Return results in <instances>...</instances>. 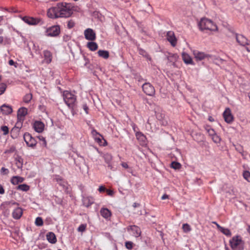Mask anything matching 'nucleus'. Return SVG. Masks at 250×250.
Returning a JSON list of instances; mask_svg holds the SVG:
<instances>
[{"instance_id":"obj_1","label":"nucleus","mask_w":250,"mask_h":250,"mask_svg":"<svg viewBox=\"0 0 250 250\" xmlns=\"http://www.w3.org/2000/svg\"><path fill=\"white\" fill-rule=\"evenodd\" d=\"M63 99L68 107L70 109L73 115L74 114L75 108L77 106V97L70 91H64L62 93Z\"/></svg>"},{"instance_id":"obj_2","label":"nucleus","mask_w":250,"mask_h":250,"mask_svg":"<svg viewBox=\"0 0 250 250\" xmlns=\"http://www.w3.org/2000/svg\"><path fill=\"white\" fill-rule=\"evenodd\" d=\"M199 29L203 31L208 30L209 31H217V25L210 20L204 18L201 19L198 23Z\"/></svg>"},{"instance_id":"obj_3","label":"nucleus","mask_w":250,"mask_h":250,"mask_svg":"<svg viewBox=\"0 0 250 250\" xmlns=\"http://www.w3.org/2000/svg\"><path fill=\"white\" fill-rule=\"evenodd\" d=\"M61 18H68L72 14L73 12L70 4L66 2L58 3Z\"/></svg>"},{"instance_id":"obj_4","label":"nucleus","mask_w":250,"mask_h":250,"mask_svg":"<svg viewBox=\"0 0 250 250\" xmlns=\"http://www.w3.org/2000/svg\"><path fill=\"white\" fill-rule=\"evenodd\" d=\"M230 245L232 250H243L244 242L239 236L233 237L230 241Z\"/></svg>"},{"instance_id":"obj_5","label":"nucleus","mask_w":250,"mask_h":250,"mask_svg":"<svg viewBox=\"0 0 250 250\" xmlns=\"http://www.w3.org/2000/svg\"><path fill=\"white\" fill-rule=\"evenodd\" d=\"M235 38L240 45L245 47L247 51L250 52V41L242 34H236Z\"/></svg>"},{"instance_id":"obj_6","label":"nucleus","mask_w":250,"mask_h":250,"mask_svg":"<svg viewBox=\"0 0 250 250\" xmlns=\"http://www.w3.org/2000/svg\"><path fill=\"white\" fill-rule=\"evenodd\" d=\"M23 139L28 147L34 148L36 146L37 141L29 133H25L23 135Z\"/></svg>"},{"instance_id":"obj_7","label":"nucleus","mask_w":250,"mask_h":250,"mask_svg":"<svg viewBox=\"0 0 250 250\" xmlns=\"http://www.w3.org/2000/svg\"><path fill=\"white\" fill-rule=\"evenodd\" d=\"M58 3L56 6L51 7L47 10V16L51 19H57L61 18Z\"/></svg>"},{"instance_id":"obj_8","label":"nucleus","mask_w":250,"mask_h":250,"mask_svg":"<svg viewBox=\"0 0 250 250\" xmlns=\"http://www.w3.org/2000/svg\"><path fill=\"white\" fill-rule=\"evenodd\" d=\"M91 134L95 141L101 146H104L107 144L106 141L104 139L103 137L98 133L96 130L93 129L91 131Z\"/></svg>"},{"instance_id":"obj_9","label":"nucleus","mask_w":250,"mask_h":250,"mask_svg":"<svg viewBox=\"0 0 250 250\" xmlns=\"http://www.w3.org/2000/svg\"><path fill=\"white\" fill-rule=\"evenodd\" d=\"M46 35L50 37H56L60 33L59 25H54L48 28L46 31Z\"/></svg>"},{"instance_id":"obj_10","label":"nucleus","mask_w":250,"mask_h":250,"mask_svg":"<svg viewBox=\"0 0 250 250\" xmlns=\"http://www.w3.org/2000/svg\"><path fill=\"white\" fill-rule=\"evenodd\" d=\"M143 91L148 96H153L155 90L153 86L149 83H146L142 85Z\"/></svg>"},{"instance_id":"obj_11","label":"nucleus","mask_w":250,"mask_h":250,"mask_svg":"<svg viewBox=\"0 0 250 250\" xmlns=\"http://www.w3.org/2000/svg\"><path fill=\"white\" fill-rule=\"evenodd\" d=\"M84 36L86 40L93 41L96 40L95 32L91 28H88L84 31Z\"/></svg>"},{"instance_id":"obj_12","label":"nucleus","mask_w":250,"mask_h":250,"mask_svg":"<svg viewBox=\"0 0 250 250\" xmlns=\"http://www.w3.org/2000/svg\"><path fill=\"white\" fill-rule=\"evenodd\" d=\"M127 230L128 232H131V234L135 237H138L141 235V229L137 226H129L127 227Z\"/></svg>"},{"instance_id":"obj_13","label":"nucleus","mask_w":250,"mask_h":250,"mask_svg":"<svg viewBox=\"0 0 250 250\" xmlns=\"http://www.w3.org/2000/svg\"><path fill=\"white\" fill-rule=\"evenodd\" d=\"M167 39L170 43L171 46L174 47L176 45L177 40L173 31H169L167 32Z\"/></svg>"},{"instance_id":"obj_14","label":"nucleus","mask_w":250,"mask_h":250,"mask_svg":"<svg viewBox=\"0 0 250 250\" xmlns=\"http://www.w3.org/2000/svg\"><path fill=\"white\" fill-rule=\"evenodd\" d=\"M223 117L225 121L227 123L230 124L233 121L234 118L229 108L225 109L223 113Z\"/></svg>"},{"instance_id":"obj_15","label":"nucleus","mask_w":250,"mask_h":250,"mask_svg":"<svg viewBox=\"0 0 250 250\" xmlns=\"http://www.w3.org/2000/svg\"><path fill=\"white\" fill-rule=\"evenodd\" d=\"M22 20L29 25H37L40 21V19L26 16L22 17Z\"/></svg>"},{"instance_id":"obj_16","label":"nucleus","mask_w":250,"mask_h":250,"mask_svg":"<svg viewBox=\"0 0 250 250\" xmlns=\"http://www.w3.org/2000/svg\"><path fill=\"white\" fill-rule=\"evenodd\" d=\"M0 109L2 113L4 115H9L13 112L12 106L6 104H2Z\"/></svg>"},{"instance_id":"obj_17","label":"nucleus","mask_w":250,"mask_h":250,"mask_svg":"<svg viewBox=\"0 0 250 250\" xmlns=\"http://www.w3.org/2000/svg\"><path fill=\"white\" fill-rule=\"evenodd\" d=\"M34 130L38 133L43 131L44 127V124L41 121H35L33 125Z\"/></svg>"},{"instance_id":"obj_18","label":"nucleus","mask_w":250,"mask_h":250,"mask_svg":"<svg viewBox=\"0 0 250 250\" xmlns=\"http://www.w3.org/2000/svg\"><path fill=\"white\" fill-rule=\"evenodd\" d=\"M82 201L83 205L88 208L93 204L94 200L91 196H86L83 197Z\"/></svg>"},{"instance_id":"obj_19","label":"nucleus","mask_w":250,"mask_h":250,"mask_svg":"<svg viewBox=\"0 0 250 250\" xmlns=\"http://www.w3.org/2000/svg\"><path fill=\"white\" fill-rule=\"evenodd\" d=\"M22 213V208L20 207H17L13 211L12 216L15 219H19L21 217Z\"/></svg>"},{"instance_id":"obj_20","label":"nucleus","mask_w":250,"mask_h":250,"mask_svg":"<svg viewBox=\"0 0 250 250\" xmlns=\"http://www.w3.org/2000/svg\"><path fill=\"white\" fill-rule=\"evenodd\" d=\"M137 139L140 142L142 145L146 144V136L141 132H136Z\"/></svg>"},{"instance_id":"obj_21","label":"nucleus","mask_w":250,"mask_h":250,"mask_svg":"<svg viewBox=\"0 0 250 250\" xmlns=\"http://www.w3.org/2000/svg\"><path fill=\"white\" fill-rule=\"evenodd\" d=\"M43 56L44 62L47 64L50 63L52 61V55L50 51L45 50L43 51Z\"/></svg>"},{"instance_id":"obj_22","label":"nucleus","mask_w":250,"mask_h":250,"mask_svg":"<svg viewBox=\"0 0 250 250\" xmlns=\"http://www.w3.org/2000/svg\"><path fill=\"white\" fill-rule=\"evenodd\" d=\"M193 55L196 60L201 61L205 59L207 57V55L203 52H199L198 51H194Z\"/></svg>"},{"instance_id":"obj_23","label":"nucleus","mask_w":250,"mask_h":250,"mask_svg":"<svg viewBox=\"0 0 250 250\" xmlns=\"http://www.w3.org/2000/svg\"><path fill=\"white\" fill-rule=\"evenodd\" d=\"M27 114V109L25 107H21L18 109L17 116L18 118L22 119Z\"/></svg>"},{"instance_id":"obj_24","label":"nucleus","mask_w":250,"mask_h":250,"mask_svg":"<svg viewBox=\"0 0 250 250\" xmlns=\"http://www.w3.org/2000/svg\"><path fill=\"white\" fill-rule=\"evenodd\" d=\"M47 240L51 244H55L57 242V238L55 234L49 232L46 234Z\"/></svg>"},{"instance_id":"obj_25","label":"nucleus","mask_w":250,"mask_h":250,"mask_svg":"<svg viewBox=\"0 0 250 250\" xmlns=\"http://www.w3.org/2000/svg\"><path fill=\"white\" fill-rule=\"evenodd\" d=\"M182 59L183 61L187 64H193V61L191 57L187 53L183 52L182 53Z\"/></svg>"},{"instance_id":"obj_26","label":"nucleus","mask_w":250,"mask_h":250,"mask_svg":"<svg viewBox=\"0 0 250 250\" xmlns=\"http://www.w3.org/2000/svg\"><path fill=\"white\" fill-rule=\"evenodd\" d=\"M23 181V178L18 176H13L11 179V183L14 185H16L19 183H22Z\"/></svg>"},{"instance_id":"obj_27","label":"nucleus","mask_w":250,"mask_h":250,"mask_svg":"<svg viewBox=\"0 0 250 250\" xmlns=\"http://www.w3.org/2000/svg\"><path fill=\"white\" fill-rule=\"evenodd\" d=\"M86 46L87 48L92 51L96 50L98 47L97 43L93 41L88 42Z\"/></svg>"},{"instance_id":"obj_28","label":"nucleus","mask_w":250,"mask_h":250,"mask_svg":"<svg viewBox=\"0 0 250 250\" xmlns=\"http://www.w3.org/2000/svg\"><path fill=\"white\" fill-rule=\"evenodd\" d=\"M15 165L19 169H21L23 166V159L19 156H17L15 158Z\"/></svg>"},{"instance_id":"obj_29","label":"nucleus","mask_w":250,"mask_h":250,"mask_svg":"<svg viewBox=\"0 0 250 250\" xmlns=\"http://www.w3.org/2000/svg\"><path fill=\"white\" fill-rule=\"evenodd\" d=\"M100 213L105 219H108L109 217V210L107 208H102L100 210Z\"/></svg>"},{"instance_id":"obj_30","label":"nucleus","mask_w":250,"mask_h":250,"mask_svg":"<svg viewBox=\"0 0 250 250\" xmlns=\"http://www.w3.org/2000/svg\"><path fill=\"white\" fill-rule=\"evenodd\" d=\"M99 56L104 58L107 59L109 57V52L107 51L100 50L97 52Z\"/></svg>"},{"instance_id":"obj_31","label":"nucleus","mask_w":250,"mask_h":250,"mask_svg":"<svg viewBox=\"0 0 250 250\" xmlns=\"http://www.w3.org/2000/svg\"><path fill=\"white\" fill-rule=\"evenodd\" d=\"M167 58L168 61L170 62H174L177 60L178 56L176 54H169Z\"/></svg>"},{"instance_id":"obj_32","label":"nucleus","mask_w":250,"mask_h":250,"mask_svg":"<svg viewBox=\"0 0 250 250\" xmlns=\"http://www.w3.org/2000/svg\"><path fill=\"white\" fill-rule=\"evenodd\" d=\"M30 187L26 184H21L18 186L17 189L23 191H27L29 190Z\"/></svg>"},{"instance_id":"obj_33","label":"nucleus","mask_w":250,"mask_h":250,"mask_svg":"<svg viewBox=\"0 0 250 250\" xmlns=\"http://www.w3.org/2000/svg\"><path fill=\"white\" fill-rule=\"evenodd\" d=\"M98 191L101 193L106 192L107 195H109V189L105 188L104 185H101L99 186Z\"/></svg>"},{"instance_id":"obj_34","label":"nucleus","mask_w":250,"mask_h":250,"mask_svg":"<svg viewBox=\"0 0 250 250\" xmlns=\"http://www.w3.org/2000/svg\"><path fill=\"white\" fill-rule=\"evenodd\" d=\"M217 226L220 229L222 233H223L225 235H226L227 236H230L231 235V232L229 229L224 228L223 227L219 226V225H217Z\"/></svg>"},{"instance_id":"obj_35","label":"nucleus","mask_w":250,"mask_h":250,"mask_svg":"<svg viewBox=\"0 0 250 250\" xmlns=\"http://www.w3.org/2000/svg\"><path fill=\"white\" fill-rule=\"evenodd\" d=\"M32 99V95L31 93L26 94L23 98V101L26 104L29 103Z\"/></svg>"},{"instance_id":"obj_36","label":"nucleus","mask_w":250,"mask_h":250,"mask_svg":"<svg viewBox=\"0 0 250 250\" xmlns=\"http://www.w3.org/2000/svg\"><path fill=\"white\" fill-rule=\"evenodd\" d=\"M182 229L185 232H188L191 230L190 226L187 223L184 224L182 226Z\"/></svg>"},{"instance_id":"obj_37","label":"nucleus","mask_w":250,"mask_h":250,"mask_svg":"<svg viewBox=\"0 0 250 250\" xmlns=\"http://www.w3.org/2000/svg\"><path fill=\"white\" fill-rule=\"evenodd\" d=\"M181 167V164L178 162H172L171 164V167L175 169H179Z\"/></svg>"},{"instance_id":"obj_38","label":"nucleus","mask_w":250,"mask_h":250,"mask_svg":"<svg viewBox=\"0 0 250 250\" xmlns=\"http://www.w3.org/2000/svg\"><path fill=\"white\" fill-rule=\"evenodd\" d=\"M35 225L37 226H42L43 225V220L41 217H38L35 220Z\"/></svg>"},{"instance_id":"obj_39","label":"nucleus","mask_w":250,"mask_h":250,"mask_svg":"<svg viewBox=\"0 0 250 250\" xmlns=\"http://www.w3.org/2000/svg\"><path fill=\"white\" fill-rule=\"evenodd\" d=\"M6 84L4 83H0V95H2L5 92L6 88Z\"/></svg>"},{"instance_id":"obj_40","label":"nucleus","mask_w":250,"mask_h":250,"mask_svg":"<svg viewBox=\"0 0 250 250\" xmlns=\"http://www.w3.org/2000/svg\"><path fill=\"white\" fill-rule=\"evenodd\" d=\"M9 170L8 168L4 167H2L0 170V173L2 175H7L9 174Z\"/></svg>"},{"instance_id":"obj_41","label":"nucleus","mask_w":250,"mask_h":250,"mask_svg":"<svg viewBox=\"0 0 250 250\" xmlns=\"http://www.w3.org/2000/svg\"><path fill=\"white\" fill-rule=\"evenodd\" d=\"M206 130L208 132V134L211 137L216 134L214 129H213L212 128H211L209 126H207L206 128Z\"/></svg>"},{"instance_id":"obj_42","label":"nucleus","mask_w":250,"mask_h":250,"mask_svg":"<svg viewBox=\"0 0 250 250\" xmlns=\"http://www.w3.org/2000/svg\"><path fill=\"white\" fill-rule=\"evenodd\" d=\"M243 177L245 179L250 182V172L248 171H245L243 173Z\"/></svg>"},{"instance_id":"obj_43","label":"nucleus","mask_w":250,"mask_h":250,"mask_svg":"<svg viewBox=\"0 0 250 250\" xmlns=\"http://www.w3.org/2000/svg\"><path fill=\"white\" fill-rule=\"evenodd\" d=\"M212 140L215 143H219L221 141V138L216 134L212 136Z\"/></svg>"},{"instance_id":"obj_44","label":"nucleus","mask_w":250,"mask_h":250,"mask_svg":"<svg viewBox=\"0 0 250 250\" xmlns=\"http://www.w3.org/2000/svg\"><path fill=\"white\" fill-rule=\"evenodd\" d=\"M1 130L3 131V134L4 135L8 134L9 132V128L8 126L6 125L2 126L1 127Z\"/></svg>"},{"instance_id":"obj_45","label":"nucleus","mask_w":250,"mask_h":250,"mask_svg":"<svg viewBox=\"0 0 250 250\" xmlns=\"http://www.w3.org/2000/svg\"><path fill=\"white\" fill-rule=\"evenodd\" d=\"M125 246L128 250H131L133 248V243L131 241H127L125 242Z\"/></svg>"},{"instance_id":"obj_46","label":"nucleus","mask_w":250,"mask_h":250,"mask_svg":"<svg viewBox=\"0 0 250 250\" xmlns=\"http://www.w3.org/2000/svg\"><path fill=\"white\" fill-rule=\"evenodd\" d=\"M38 139L42 142V145L43 146H46V142L45 138L42 136H39L38 137Z\"/></svg>"},{"instance_id":"obj_47","label":"nucleus","mask_w":250,"mask_h":250,"mask_svg":"<svg viewBox=\"0 0 250 250\" xmlns=\"http://www.w3.org/2000/svg\"><path fill=\"white\" fill-rule=\"evenodd\" d=\"M86 225L81 224L78 228V230L80 232H83L85 230Z\"/></svg>"},{"instance_id":"obj_48","label":"nucleus","mask_w":250,"mask_h":250,"mask_svg":"<svg viewBox=\"0 0 250 250\" xmlns=\"http://www.w3.org/2000/svg\"><path fill=\"white\" fill-rule=\"evenodd\" d=\"M75 25V22L72 20H70L67 22V27L69 29L73 28Z\"/></svg>"},{"instance_id":"obj_49","label":"nucleus","mask_w":250,"mask_h":250,"mask_svg":"<svg viewBox=\"0 0 250 250\" xmlns=\"http://www.w3.org/2000/svg\"><path fill=\"white\" fill-rule=\"evenodd\" d=\"M139 54L143 56H145L147 58H148L149 57V55L147 54V53L143 49H140L139 50Z\"/></svg>"},{"instance_id":"obj_50","label":"nucleus","mask_w":250,"mask_h":250,"mask_svg":"<svg viewBox=\"0 0 250 250\" xmlns=\"http://www.w3.org/2000/svg\"><path fill=\"white\" fill-rule=\"evenodd\" d=\"M83 108L84 110V111H85L86 114H88V109H89V108H88V106L86 104H83Z\"/></svg>"},{"instance_id":"obj_51","label":"nucleus","mask_w":250,"mask_h":250,"mask_svg":"<svg viewBox=\"0 0 250 250\" xmlns=\"http://www.w3.org/2000/svg\"><path fill=\"white\" fill-rule=\"evenodd\" d=\"M8 63L10 65H14L15 67H17V63L13 60H10L8 62Z\"/></svg>"},{"instance_id":"obj_52","label":"nucleus","mask_w":250,"mask_h":250,"mask_svg":"<svg viewBox=\"0 0 250 250\" xmlns=\"http://www.w3.org/2000/svg\"><path fill=\"white\" fill-rule=\"evenodd\" d=\"M5 192V190L3 188V187L0 184V194H3Z\"/></svg>"},{"instance_id":"obj_53","label":"nucleus","mask_w":250,"mask_h":250,"mask_svg":"<svg viewBox=\"0 0 250 250\" xmlns=\"http://www.w3.org/2000/svg\"><path fill=\"white\" fill-rule=\"evenodd\" d=\"M122 167H124L125 168H127L128 167L127 164L126 163H125V162L122 163Z\"/></svg>"},{"instance_id":"obj_54","label":"nucleus","mask_w":250,"mask_h":250,"mask_svg":"<svg viewBox=\"0 0 250 250\" xmlns=\"http://www.w3.org/2000/svg\"><path fill=\"white\" fill-rule=\"evenodd\" d=\"M168 198V196L167 194H164L162 196L161 199L165 200L166 199H167Z\"/></svg>"},{"instance_id":"obj_55","label":"nucleus","mask_w":250,"mask_h":250,"mask_svg":"<svg viewBox=\"0 0 250 250\" xmlns=\"http://www.w3.org/2000/svg\"><path fill=\"white\" fill-rule=\"evenodd\" d=\"M236 149L240 153H241V151L243 150L242 146H240L239 147H236Z\"/></svg>"},{"instance_id":"obj_56","label":"nucleus","mask_w":250,"mask_h":250,"mask_svg":"<svg viewBox=\"0 0 250 250\" xmlns=\"http://www.w3.org/2000/svg\"><path fill=\"white\" fill-rule=\"evenodd\" d=\"M140 206V204H138V203H134L133 205V207L134 208H136V207H139Z\"/></svg>"},{"instance_id":"obj_57","label":"nucleus","mask_w":250,"mask_h":250,"mask_svg":"<svg viewBox=\"0 0 250 250\" xmlns=\"http://www.w3.org/2000/svg\"><path fill=\"white\" fill-rule=\"evenodd\" d=\"M104 158L105 162L108 165V167H109V161L106 159V158L105 157V156H104Z\"/></svg>"},{"instance_id":"obj_58","label":"nucleus","mask_w":250,"mask_h":250,"mask_svg":"<svg viewBox=\"0 0 250 250\" xmlns=\"http://www.w3.org/2000/svg\"><path fill=\"white\" fill-rule=\"evenodd\" d=\"M3 42V38L2 36H0V44L2 43Z\"/></svg>"},{"instance_id":"obj_59","label":"nucleus","mask_w":250,"mask_h":250,"mask_svg":"<svg viewBox=\"0 0 250 250\" xmlns=\"http://www.w3.org/2000/svg\"><path fill=\"white\" fill-rule=\"evenodd\" d=\"M57 181L59 182V181H61L62 179L59 176H58V177L56 178Z\"/></svg>"},{"instance_id":"obj_60","label":"nucleus","mask_w":250,"mask_h":250,"mask_svg":"<svg viewBox=\"0 0 250 250\" xmlns=\"http://www.w3.org/2000/svg\"><path fill=\"white\" fill-rule=\"evenodd\" d=\"M247 231L250 234V225L248 226Z\"/></svg>"},{"instance_id":"obj_61","label":"nucleus","mask_w":250,"mask_h":250,"mask_svg":"<svg viewBox=\"0 0 250 250\" xmlns=\"http://www.w3.org/2000/svg\"><path fill=\"white\" fill-rule=\"evenodd\" d=\"M3 19V16H0V22H1Z\"/></svg>"},{"instance_id":"obj_62","label":"nucleus","mask_w":250,"mask_h":250,"mask_svg":"<svg viewBox=\"0 0 250 250\" xmlns=\"http://www.w3.org/2000/svg\"><path fill=\"white\" fill-rule=\"evenodd\" d=\"M110 195H112L113 191L111 189H110Z\"/></svg>"},{"instance_id":"obj_63","label":"nucleus","mask_w":250,"mask_h":250,"mask_svg":"<svg viewBox=\"0 0 250 250\" xmlns=\"http://www.w3.org/2000/svg\"><path fill=\"white\" fill-rule=\"evenodd\" d=\"M15 129H18L19 130V129L18 128H15V127L12 129V131H14Z\"/></svg>"},{"instance_id":"obj_64","label":"nucleus","mask_w":250,"mask_h":250,"mask_svg":"<svg viewBox=\"0 0 250 250\" xmlns=\"http://www.w3.org/2000/svg\"><path fill=\"white\" fill-rule=\"evenodd\" d=\"M134 131H135V127L133 128Z\"/></svg>"}]
</instances>
